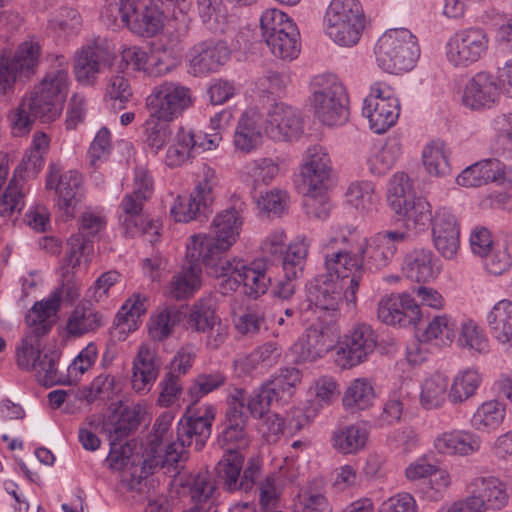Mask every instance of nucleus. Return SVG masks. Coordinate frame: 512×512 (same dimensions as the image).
Segmentation results:
<instances>
[{"instance_id":"nucleus-48","label":"nucleus","mask_w":512,"mask_h":512,"mask_svg":"<svg viewBox=\"0 0 512 512\" xmlns=\"http://www.w3.org/2000/svg\"><path fill=\"white\" fill-rule=\"evenodd\" d=\"M271 53L283 60H293L300 53V33L297 26L276 34L265 40Z\"/></svg>"},{"instance_id":"nucleus-63","label":"nucleus","mask_w":512,"mask_h":512,"mask_svg":"<svg viewBox=\"0 0 512 512\" xmlns=\"http://www.w3.org/2000/svg\"><path fill=\"white\" fill-rule=\"evenodd\" d=\"M116 379L110 374H100L81 391V398L88 403L96 400H109L115 394Z\"/></svg>"},{"instance_id":"nucleus-2","label":"nucleus","mask_w":512,"mask_h":512,"mask_svg":"<svg viewBox=\"0 0 512 512\" xmlns=\"http://www.w3.org/2000/svg\"><path fill=\"white\" fill-rule=\"evenodd\" d=\"M325 273L318 275L306 285L308 302L318 309L335 312L343 300L355 306L360 286L358 276L344 264L339 251L325 239L321 245Z\"/></svg>"},{"instance_id":"nucleus-60","label":"nucleus","mask_w":512,"mask_h":512,"mask_svg":"<svg viewBox=\"0 0 512 512\" xmlns=\"http://www.w3.org/2000/svg\"><path fill=\"white\" fill-rule=\"evenodd\" d=\"M24 197V180L13 177L0 198V215L10 217L20 212L25 205Z\"/></svg>"},{"instance_id":"nucleus-50","label":"nucleus","mask_w":512,"mask_h":512,"mask_svg":"<svg viewBox=\"0 0 512 512\" xmlns=\"http://www.w3.org/2000/svg\"><path fill=\"white\" fill-rule=\"evenodd\" d=\"M490 126L494 133V152L512 159V112L496 115Z\"/></svg>"},{"instance_id":"nucleus-57","label":"nucleus","mask_w":512,"mask_h":512,"mask_svg":"<svg viewBox=\"0 0 512 512\" xmlns=\"http://www.w3.org/2000/svg\"><path fill=\"white\" fill-rule=\"evenodd\" d=\"M431 232L433 245L439 254L448 260L454 259L460 247V224Z\"/></svg>"},{"instance_id":"nucleus-22","label":"nucleus","mask_w":512,"mask_h":512,"mask_svg":"<svg viewBox=\"0 0 512 512\" xmlns=\"http://www.w3.org/2000/svg\"><path fill=\"white\" fill-rule=\"evenodd\" d=\"M378 319L388 325H416L422 318L420 305L409 294L384 296L378 303Z\"/></svg>"},{"instance_id":"nucleus-3","label":"nucleus","mask_w":512,"mask_h":512,"mask_svg":"<svg viewBox=\"0 0 512 512\" xmlns=\"http://www.w3.org/2000/svg\"><path fill=\"white\" fill-rule=\"evenodd\" d=\"M243 216L235 207L219 212L211 223V234L193 235L188 243V256L201 260L206 270L225 260L222 255L238 240Z\"/></svg>"},{"instance_id":"nucleus-46","label":"nucleus","mask_w":512,"mask_h":512,"mask_svg":"<svg viewBox=\"0 0 512 512\" xmlns=\"http://www.w3.org/2000/svg\"><path fill=\"white\" fill-rule=\"evenodd\" d=\"M482 382V376L476 368L459 371L450 384V402L458 404L472 397Z\"/></svg>"},{"instance_id":"nucleus-24","label":"nucleus","mask_w":512,"mask_h":512,"mask_svg":"<svg viewBox=\"0 0 512 512\" xmlns=\"http://www.w3.org/2000/svg\"><path fill=\"white\" fill-rule=\"evenodd\" d=\"M500 98V88L493 75L476 73L465 85L462 103L471 110L492 108Z\"/></svg>"},{"instance_id":"nucleus-15","label":"nucleus","mask_w":512,"mask_h":512,"mask_svg":"<svg viewBox=\"0 0 512 512\" xmlns=\"http://www.w3.org/2000/svg\"><path fill=\"white\" fill-rule=\"evenodd\" d=\"M377 346V336L372 327L358 323L343 336L336 348L334 361L341 369H351L364 363Z\"/></svg>"},{"instance_id":"nucleus-11","label":"nucleus","mask_w":512,"mask_h":512,"mask_svg":"<svg viewBox=\"0 0 512 512\" xmlns=\"http://www.w3.org/2000/svg\"><path fill=\"white\" fill-rule=\"evenodd\" d=\"M193 102L190 87L179 81L164 80L151 89L145 104L150 118L171 122L188 110Z\"/></svg>"},{"instance_id":"nucleus-55","label":"nucleus","mask_w":512,"mask_h":512,"mask_svg":"<svg viewBox=\"0 0 512 512\" xmlns=\"http://www.w3.org/2000/svg\"><path fill=\"white\" fill-rule=\"evenodd\" d=\"M245 171L254 185H268L275 180L280 172V159L270 157L255 159L245 165Z\"/></svg>"},{"instance_id":"nucleus-26","label":"nucleus","mask_w":512,"mask_h":512,"mask_svg":"<svg viewBox=\"0 0 512 512\" xmlns=\"http://www.w3.org/2000/svg\"><path fill=\"white\" fill-rule=\"evenodd\" d=\"M134 12L130 13L127 28L142 37H154L163 28V15L151 0H133Z\"/></svg>"},{"instance_id":"nucleus-7","label":"nucleus","mask_w":512,"mask_h":512,"mask_svg":"<svg viewBox=\"0 0 512 512\" xmlns=\"http://www.w3.org/2000/svg\"><path fill=\"white\" fill-rule=\"evenodd\" d=\"M216 409L213 405H204L197 409H188L190 415L183 416L176 429V440L166 447V463L176 465L177 461H186L188 453L186 448L195 444V450L200 451L212 431Z\"/></svg>"},{"instance_id":"nucleus-38","label":"nucleus","mask_w":512,"mask_h":512,"mask_svg":"<svg viewBox=\"0 0 512 512\" xmlns=\"http://www.w3.org/2000/svg\"><path fill=\"white\" fill-rule=\"evenodd\" d=\"M281 354L282 349L278 344L268 341L255 348L248 356L235 360L234 366L243 373H250L259 366L270 368L279 361Z\"/></svg>"},{"instance_id":"nucleus-49","label":"nucleus","mask_w":512,"mask_h":512,"mask_svg":"<svg viewBox=\"0 0 512 512\" xmlns=\"http://www.w3.org/2000/svg\"><path fill=\"white\" fill-rule=\"evenodd\" d=\"M179 322V312L175 307H165L153 313L147 323L149 337L153 341H163L174 331Z\"/></svg>"},{"instance_id":"nucleus-30","label":"nucleus","mask_w":512,"mask_h":512,"mask_svg":"<svg viewBox=\"0 0 512 512\" xmlns=\"http://www.w3.org/2000/svg\"><path fill=\"white\" fill-rule=\"evenodd\" d=\"M248 417L236 410L226 413V425L218 436V444L226 452L245 449L251 439L247 432Z\"/></svg>"},{"instance_id":"nucleus-54","label":"nucleus","mask_w":512,"mask_h":512,"mask_svg":"<svg viewBox=\"0 0 512 512\" xmlns=\"http://www.w3.org/2000/svg\"><path fill=\"white\" fill-rule=\"evenodd\" d=\"M260 139L261 132L257 128L255 121L248 114H244L234 132L233 142L236 150L250 153L257 148Z\"/></svg>"},{"instance_id":"nucleus-5","label":"nucleus","mask_w":512,"mask_h":512,"mask_svg":"<svg viewBox=\"0 0 512 512\" xmlns=\"http://www.w3.org/2000/svg\"><path fill=\"white\" fill-rule=\"evenodd\" d=\"M207 273L222 279L219 283L222 294L235 292L242 286L245 295L257 299L267 292L271 284L264 259H255L250 263L238 257L220 260L219 264L213 265Z\"/></svg>"},{"instance_id":"nucleus-32","label":"nucleus","mask_w":512,"mask_h":512,"mask_svg":"<svg viewBox=\"0 0 512 512\" xmlns=\"http://www.w3.org/2000/svg\"><path fill=\"white\" fill-rule=\"evenodd\" d=\"M188 265L175 274L169 284V294L175 299H183L191 296L201 286V264L203 262L198 259H192L186 251Z\"/></svg>"},{"instance_id":"nucleus-4","label":"nucleus","mask_w":512,"mask_h":512,"mask_svg":"<svg viewBox=\"0 0 512 512\" xmlns=\"http://www.w3.org/2000/svg\"><path fill=\"white\" fill-rule=\"evenodd\" d=\"M56 61L58 66L49 69L29 96L22 100L33 117L43 123H50L59 118L71 84L68 60L60 55L56 57Z\"/></svg>"},{"instance_id":"nucleus-64","label":"nucleus","mask_w":512,"mask_h":512,"mask_svg":"<svg viewBox=\"0 0 512 512\" xmlns=\"http://www.w3.org/2000/svg\"><path fill=\"white\" fill-rule=\"evenodd\" d=\"M139 426L138 413L135 410L124 409L117 418L105 424L111 441L118 442L130 435Z\"/></svg>"},{"instance_id":"nucleus-36","label":"nucleus","mask_w":512,"mask_h":512,"mask_svg":"<svg viewBox=\"0 0 512 512\" xmlns=\"http://www.w3.org/2000/svg\"><path fill=\"white\" fill-rule=\"evenodd\" d=\"M454 341L460 349L468 350L472 354L489 352V339L485 331L472 319L460 322Z\"/></svg>"},{"instance_id":"nucleus-58","label":"nucleus","mask_w":512,"mask_h":512,"mask_svg":"<svg viewBox=\"0 0 512 512\" xmlns=\"http://www.w3.org/2000/svg\"><path fill=\"white\" fill-rule=\"evenodd\" d=\"M112 149L111 133L102 127L92 140L87 151V162L93 170L100 168L110 157Z\"/></svg>"},{"instance_id":"nucleus-52","label":"nucleus","mask_w":512,"mask_h":512,"mask_svg":"<svg viewBox=\"0 0 512 512\" xmlns=\"http://www.w3.org/2000/svg\"><path fill=\"white\" fill-rule=\"evenodd\" d=\"M308 249L309 242L305 238H297L290 243L281 257L284 277L298 278L302 275Z\"/></svg>"},{"instance_id":"nucleus-47","label":"nucleus","mask_w":512,"mask_h":512,"mask_svg":"<svg viewBox=\"0 0 512 512\" xmlns=\"http://www.w3.org/2000/svg\"><path fill=\"white\" fill-rule=\"evenodd\" d=\"M422 161L430 175L444 177L451 172L448 148L441 141H431L424 146Z\"/></svg>"},{"instance_id":"nucleus-17","label":"nucleus","mask_w":512,"mask_h":512,"mask_svg":"<svg viewBox=\"0 0 512 512\" xmlns=\"http://www.w3.org/2000/svg\"><path fill=\"white\" fill-rule=\"evenodd\" d=\"M40 55V45L33 40L21 43L13 57L3 52L0 55V91H11L17 79L33 74L39 65Z\"/></svg>"},{"instance_id":"nucleus-51","label":"nucleus","mask_w":512,"mask_h":512,"mask_svg":"<svg viewBox=\"0 0 512 512\" xmlns=\"http://www.w3.org/2000/svg\"><path fill=\"white\" fill-rule=\"evenodd\" d=\"M458 324L446 314L435 316L422 333L425 342L436 341L440 345H450L456 338Z\"/></svg>"},{"instance_id":"nucleus-29","label":"nucleus","mask_w":512,"mask_h":512,"mask_svg":"<svg viewBox=\"0 0 512 512\" xmlns=\"http://www.w3.org/2000/svg\"><path fill=\"white\" fill-rule=\"evenodd\" d=\"M103 325V315L91 301L82 300L70 312L65 330L69 336L81 337L96 332Z\"/></svg>"},{"instance_id":"nucleus-23","label":"nucleus","mask_w":512,"mask_h":512,"mask_svg":"<svg viewBox=\"0 0 512 512\" xmlns=\"http://www.w3.org/2000/svg\"><path fill=\"white\" fill-rule=\"evenodd\" d=\"M335 344V334L328 325H310L293 345L294 352L303 362H314L323 358Z\"/></svg>"},{"instance_id":"nucleus-16","label":"nucleus","mask_w":512,"mask_h":512,"mask_svg":"<svg viewBox=\"0 0 512 512\" xmlns=\"http://www.w3.org/2000/svg\"><path fill=\"white\" fill-rule=\"evenodd\" d=\"M489 37L482 28H465L454 33L447 41V60L454 67H468L486 55Z\"/></svg>"},{"instance_id":"nucleus-13","label":"nucleus","mask_w":512,"mask_h":512,"mask_svg":"<svg viewBox=\"0 0 512 512\" xmlns=\"http://www.w3.org/2000/svg\"><path fill=\"white\" fill-rule=\"evenodd\" d=\"M362 114L376 134H382L394 126L400 115V102L393 88L382 81L374 82L364 99Z\"/></svg>"},{"instance_id":"nucleus-8","label":"nucleus","mask_w":512,"mask_h":512,"mask_svg":"<svg viewBox=\"0 0 512 512\" xmlns=\"http://www.w3.org/2000/svg\"><path fill=\"white\" fill-rule=\"evenodd\" d=\"M377 65L385 72L398 74L410 71L420 56L415 35L406 28L387 30L375 46Z\"/></svg>"},{"instance_id":"nucleus-14","label":"nucleus","mask_w":512,"mask_h":512,"mask_svg":"<svg viewBox=\"0 0 512 512\" xmlns=\"http://www.w3.org/2000/svg\"><path fill=\"white\" fill-rule=\"evenodd\" d=\"M113 60L114 54L105 39L98 36L87 40L76 50L73 57L76 80L84 85H94L99 74L110 67Z\"/></svg>"},{"instance_id":"nucleus-45","label":"nucleus","mask_w":512,"mask_h":512,"mask_svg":"<svg viewBox=\"0 0 512 512\" xmlns=\"http://www.w3.org/2000/svg\"><path fill=\"white\" fill-rule=\"evenodd\" d=\"M479 501L483 503V511H499L508 505L512 489L507 482H480L474 489Z\"/></svg>"},{"instance_id":"nucleus-34","label":"nucleus","mask_w":512,"mask_h":512,"mask_svg":"<svg viewBox=\"0 0 512 512\" xmlns=\"http://www.w3.org/2000/svg\"><path fill=\"white\" fill-rule=\"evenodd\" d=\"M402 155V141L397 135L386 138L379 147H374L368 158L369 170L374 175H383L388 172Z\"/></svg>"},{"instance_id":"nucleus-59","label":"nucleus","mask_w":512,"mask_h":512,"mask_svg":"<svg viewBox=\"0 0 512 512\" xmlns=\"http://www.w3.org/2000/svg\"><path fill=\"white\" fill-rule=\"evenodd\" d=\"M197 8L199 16L209 30H224L226 10L222 0H197Z\"/></svg>"},{"instance_id":"nucleus-19","label":"nucleus","mask_w":512,"mask_h":512,"mask_svg":"<svg viewBox=\"0 0 512 512\" xmlns=\"http://www.w3.org/2000/svg\"><path fill=\"white\" fill-rule=\"evenodd\" d=\"M225 41L205 39L195 43L188 52V73L195 77L218 72L230 59Z\"/></svg>"},{"instance_id":"nucleus-12","label":"nucleus","mask_w":512,"mask_h":512,"mask_svg":"<svg viewBox=\"0 0 512 512\" xmlns=\"http://www.w3.org/2000/svg\"><path fill=\"white\" fill-rule=\"evenodd\" d=\"M41 334L32 332L22 339L16 348V362L20 369L34 372L38 382L44 386L62 383L57 364L58 351H42Z\"/></svg>"},{"instance_id":"nucleus-41","label":"nucleus","mask_w":512,"mask_h":512,"mask_svg":"<svg viewBox=\"0 0 512 512\" xmlns=\"http://www.w3.org/2000/svg\"><path fill=\"white\" fill-rule=\"evenodd\" d=\"M505 416V405L497 400H489L478 406L471 417L470 423L477 431L491 432L502 425Z\"/></svg>"},{"instance_id":"nucleus-9","label":"nucleus","mask_w":512,"mask_h":512,"mask_svg":"<svg viewBox=\"0 0 512 512\" xmlns=\"http://www.w3.org/2000/svg\"><path fill=\"white\" fill-rule=\"evenodd\" d=\"M323 27L325 34L337 45H356L365 27V15L358 0H332L328 5Z\"/></svg>"},{"instance_id":"nucleus-44","label":"nucleus","mask_w":512,"mask_h":512,"mask_svg":"<svg viewBox=\"0 0 512 512\" xmlns=\"http://www.w3.org/2000/svg\"><path fill=\"white\" fill-rule=\"evenodd\" d=\"M345 198L347 204L361 213L374 210L379 202L375 184L368 180H358L350 183Z\"/></svg>"},{"instance_id":"nucleus-27","label":"nucleus","mask_w":512,"mask_h":512,"mask_svg":"<svg viewBox=\"0 0 512 512\" xmlns=\"http://www.w3.org/2000/svg\"><path fill=\"white\" fill-rule=\"evenodd\" d=\"M401 271L407 279L425 283L435 279L440 268L431 250L417 248L405 255Z\"/></svg>"},{"instance_id":"nucleus-21","label":"nucleus","mask_w":512,"mask_h":512,"mask_svg":"<svg viewBox=\"0 0 512 512\" xmlns=\"http://www.w3.org/2000/svg\"><path fill=\"white\" fill-rule=\"evenodd\" d=\"M331 176L332 161L327 149L321 145L310 146L300 166V188L311 191L328 189Z\"/></svg>"},{"instance_id":"nucleus-20","label":"nucleus","mask_w":512,"mask_h":512,"mask_svg":"<svg viewBox=\"0 0 512 512\" xmlns=\"http://www.w3.org/2000/svg\"><path fill=\"white\" fill-rule=\"evenodd\" d=\"M46 188L55 189L59 209L65 215L66 220L72 219L84 196L82 175L75 170L60 173V168L52 164L46 180Z\"/></svg>"},{"instance_id":"nucleus-61","label":"nucleus","mask_w":512,"mask_h":512,"mask_svg":"<svg viewBox=\"0 0 512 512\" xmlns=\"http://www.w3.org/2000/svg\"><path fill=\"white\" fill-rule=\"evenodd\" d=\"M296 26L293 20L276 8L265 10L260 17V28L264 40Z\"/></svg>"},{"instance_id":"nucleus-31","label":"nucleus","mask_w":512,"mask_h":512,"mask_svg":"<svg viewBox=\"0 0 512 512\" xmlns=\"http://www.w3.org/2000/svg\"><path fill=\"white\" fill-rule=\"evenodd\" d=\"M486 323L493 339L512 346V301L502 299L487 313Z\"/></svg>"},{"instance_id":"nucleus-28","label":"nucleus","mask_w":512,"mask_h":512,"mask_svg":"<svg viewBox=\"0 0 512 512\" xmlns=\"http://www.w3.org/2000/svg\"><path fill=\"white\" fill-rule=\"evenodd\" d=\"M479 435L467 430H452L434 439V448L440 454L468 456L480 449Z\"/></svg>"},{"instance_id":"nucleus-40","label":"nucleus","mask_w":512,"mask_h":512,"mask_svg":"<svg viewBox=\"0 0 512 512\" xmlns=\"http://www.w3.org/2000/svg\"><path fill=\"white\" fill-rule=\"evenodd\" d=\"M302 373L296 367L280 368L265 382L280 404L287 403L301 383Z\"/></svg>"},{"instance_id":"nucleus-10","label":"nucleus","mask_w":512,"mask_h":512,"mask_svg":"<svg viewBox=\"0 0 512 512\" xmlns=\"http://www.w3.org/2000/svg\"><path fill=\"white\" fill-rule=\"evenodd\" d=\"M311 105L317 118L327 126L341 125L348 119V96L333 75H320L312 82Z\"/></svg>"},{"instance_id":"nucleus-43","label":"nucleus","mask_w":512,"mask_h":512,"mask_svg":"<svg viewBox=\"0 0 512 512\" xmlns=\"http://www.w3.org/2000/svg\"><path fill=\"white\" fill-rule=\"evenodd\" d=\"M499 171V160L484 159L465 168L456 178L458 185L463 187H480L494 182Z\"/></svg>"},{"instance_id":"nucleus-56","label":"nucleus","mask_w":512,"mask_h":512,"mask_svg":"<svg viewBox=\"0 0 512 512\" xmlns=\"http://www.w3.org/2000/svg\"><path fill=\"white\" fill-rule=\"evenodd\" d=\"M133 0L107 2L100 15L102 23L111 29L127 27L130 13L134 12Z\"/></svg>"},{"instance_id":"nucleus-33","label":"nucleus","mask_w":512,"mask_h":512,"mask_svg":"<svg viewBox=\"0 0 512 512\" xmlns=\"http://www.w3.org/2000/svg\"><path fill=\"white\" fill-rule=\"evenodd\" d=\"M450 381L441 373L426 377L420 384L419 403L425 410L442 408L450 401Z\"/></svg>"},{"instance_id":"nucleus-39","label":"nucleus","mask_w":512,"mask_h":512,"mask_svg":"<svg viewBox=\"0 0 512 512\" xmlns=\"http://www.w3.org/2000/svg\"><path fill=\"white\" fill-rule=\"evenodd\" d=\"M415 197L413 181L406 173L396 172L391 176L387 183V202L395 213L407 210Z\"/></svg>"},{"instance_id":"nucleus-1","label":"nucleus","mask_w":512,"mask_h":512,"mask_svg":"<svg viewBox=\"0 0 512 512\" xmlns=\"http://www.w3.org/2000/svg\"><path fill=\"white\" fill-rule=\"evenodd\" d=\"M408 237L400 230H386L367 238L349 225H334L326 240L361 283L365 269L381 270L389 265L398 247Z\"/></svg>"},{"instance_id":"nucleus-35","label":"nucleus","mask_w":512,"mask_h":512,"mask_svg":"<svg viewBox=\"0 0 512 512\" xmlns=\"http://www.w3.org/2000/svg\"><path fill=\"white\" fill-rule=\"evenodd\" d=\"M369 431L363 424L355 423L335 430L332 447L344 455L357 454L368 441Z\"/></svg>"},{"instance_id":"nucleus-25","label":"nucleus","mask_w":512,"mask_h":512,"mask_svg":"<svg viewBox=\"0 0 512 512\" xmlns=\"http://www.w3.org/2000/svg\"><path fill=\"white\" fill-rule=\"evenodd\" d=\"M159 367L155 348L147 343L141 344L133 361L131 384L134 391H150L158 377Z\"/></svg>"},{"instance_id":"nucleus-18","label":"nucleus","mask_w":512,"mask_h":512,"mask_svg":"<svg viewBox=\"0 0 512 512\" xmlns=\"http://www.w3.org/2000/svg\"><path fill=\"white\" fill-rule=\"evenodd\" d=\"M262 129L275 142H294L303 134V119L298 109L278 102L269 108Z\"/></svg>"},{"instance_id":"nucleus-62","label":"nucleus","mask_w":512,"mask_h":512,"mask_svg":"<svg viewBox=\"0 0 512 512\" xmlns=\"http://www.w3.org/2000/svg\"><path fill=\"white\" fill-rule=\"evenodd\" d=\"M189 131L181 127L168 148L165 162L169 167H178L185 163L193 152Z\"/></svg>"},{"instance_id":"nucleus-6","label":"nucleus","mask_w":512,"mask_h":512,"mask_svg":"<svg viewBox=\"0 0 512 512\" xmlns=\"http://www.w3.org/2000/svg\"><path fill=\"white\" fill-rule=\"evenodd\" d=\"M133 187V192L125 195L120 204V221L127 234L144 235L154 244L160 235V226L157 222L144 217L142 213L143 204L151 196L153 189L152 178L144 167L135 169Z\"/></svg>"},{"instance_id":"nucleus-42","label":"nucleus","mask_w":512,"mask_h":512,"mask_svg":"<svg viewBox=\"0 0 512 512\" xmlns=\"http://www.w3.org/2000/svg\"><path fill=\"white\" fill-rule=\"evenodd\" d=\"M59 308V291H52L47 298L36 302L26 317L29 326L34 327L33 332L41 335L46 334L50 330V325L47 321L56 315Z\"/></svg>"},{"instance_id":"nucleus-53","label":"nucleus","mask_w":512,"mask_h":512,"mask_svg":"<svg viewBox=\"0 0 512 512\" xmlns=\"http://www.w3.org/2000/svg\"><path fill=\"white\" fill-rule=\"evenodd\" d=\"M217 319L219 318L215 313L212 299L203 298L195 302L189 309L187 324L191 329L205 333Z\"/></svg>"},{"instance_id":"nucleus-37","label":"nucleus","mask_w":512,"mask_h":512,"mask_svg":"<svg viewBox=\"0 0 512 512\" xmlns=\"http://www.w3.org/2000/svg\"><path fill=\"white\" fill-rule=\"evenodd\" d=\"M376 398L371 380L356 378L347 386L342 403L347 411L352 413L369 409Z\"/></svg>"}]
</instances>
